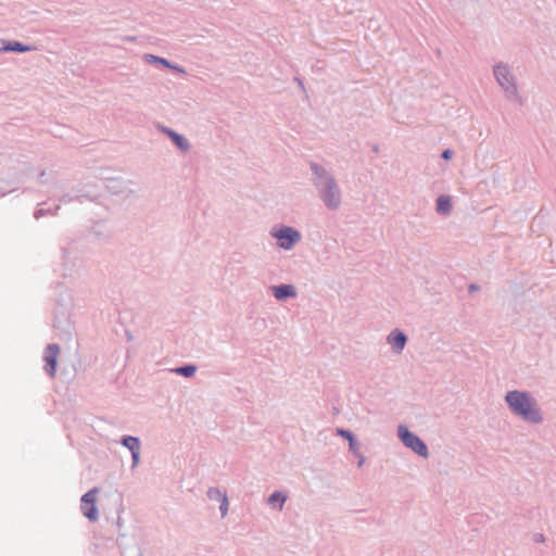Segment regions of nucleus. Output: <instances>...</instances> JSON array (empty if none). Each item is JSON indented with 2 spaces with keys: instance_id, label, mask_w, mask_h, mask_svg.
Segmentation results:
<instances>
[{
  "instance_id": "nucleus-1",
  "label": "nucleus",
  "mask_w": 556,
  "mask_h": 556,
  "mask_svg": "<svg viewBox=\"0 0 556 556\" xmlns=\"http://www.w3.org/2000/svg\"><path fill=\"white\" fill-rule=\"evenodd\" d=\"M311 181L316 190L318 199L329 211H337L342 203V193L334 176L324 165L311 161Z\"/></svg>"
},
{
  "instance_id": "nucleus-2",
  "label": "nucleus",
  "mask_w": 556,
  "mask_h": 556,
  "mask_svg": "<svg viewBox=\"0 0 556 556\" xmlns=\"http://www.w3.org/2000/svg\"><path fill=\"white\" fill-rule=\"evenodd\" d=\"M509 410L530 425L543 421V414L534 397L527 391L511 390L505 395Z\"/></svg>"
},
{
  "instance_id": "nucleus-25",
  "label": "nucleus",
  "mask_w": 556,
  "mask_h": 556,
  "mask_svg": "<svg viewBox=\"0 0 556 556\" xmlns=\"http://www.w3.org/2000/svg\"><path fill=\"white\" fill-rule=\"evenodd\" d=\"M355 456L358 459L357 466L362 467L364 465V463H365V456L361 452H358V454H355Z\"/></svg>"
},
{
  "instance_id": "nucleus-13",
  "label": "nucleus",
  "mask_w": 556,
  "mask_h": 556,
  "mask_svg": "<svg viewBox=\"0 0 556 556\" xmlns=\"http://www.w3.org/2000/svg\"><path fill=\"white\" fill-rule=\"evenodd\" d=\"M452 208V200L448 195L441 194L437 198L435 210L439 214L448 215Z\"/></svg>"
},
{
  "instance_id": "nucleus-27",
  "label": "nucleus",
  "mask_w": 556,
  "mask_h": 556,
  "mask_svg": "<svg viewBox=\"0 0 556 556\" xmlns=\"http://www.w3.org/2000/svg\"><path fill=\"white\" fill-rule=\"evenodd\" d=\"M479 289H480V287L478 285H476V283H470L468 286V292L469 293H473V292L478 291Z\"/></svg>"
},
{
  "instance_id": "nucleus-15",
  "label": "nucleus",
  "mask_w": 556,
  "mask_h": 556,
  "mask_svg": "<svg viewBox=\"0 0 556 556\" xmlns=\"http://www.w3.org/2000/svg\"><path fill=\"white\" fill-rule=\"evenodd\" d=\"M198 370V366L194 364H184L181 366H176V375L185 377V378H191L195 375Z\"/></svg>"
},
{
  "instance_id": "nucleus-6",
  "label": "nucleus",
  "mask_w": 556,
  "mask_h": 556,
  "mask_svg": "<svg viewBox=\"0 0 556 556\" xmlns=\"http://www.w3.org/2000/svg\"><path fill=\"white\" fill-rule=\"evenodd\" d=\"M98 489L93 488L86 492L80 498V509L83 515L90 521H97L99 518V511L96 507V495Z\"/></svg>"
},
{
  "instance_id": "nucleus-14",
  "label": "nucleus",
  "mask_w": 556,
  "mask_h": 556,
  "mask_svg": "<svg viewBox=\"0 0 556 556\" xmlns=\"http://www.w3.org/2000/svg\"><path fill=\"white\" fill-rule=\"evenodd\" d=\"M143 59H144V61L147 63L155 64V65H161L163 67H167V68L174 70V64L170 63L168 60H166L164 58L156 56V55H153V54H150V53H146L143 55Z\"/></svg>"
},
{
  "instance_id": "nucleus-24",
  "label": "nucleus",
  "mask_w": 556,
  "mask_h": 556,
  "mask_svg": "<svg viewBox=\"0 0 556 556\" xmlns=\"http://www.w3.org/2000/svg\"><path fill=\"white\" fill-rule=\"evenodd\" d=\"M159 128L161 131L166 134L170 138V140L174 142V129L165 127V126H160V125H159Z\"/></svg>"
},
{
  "instance_id": "nucleus-33",
  "label": "nucleus",
  "mask_w": 556,
  "mask_h": 556,
  "mask_svg": "<svg viewBox=\"0 0 556 556\" xmlns=\"http://www.w3.org/2000/svg\"><path fill=\"white\" fill-rule=\"evenodd\" d=\"M62 252H63V258H65L66 257V250L63 249Z\"/></svg>"
},
{
  "instance_id": "nucleus-30",
  "label": "nucleus",
  "mask_w": 556,
  "mask_h": 556,
  "mask_svg": "<svg viewBox=\"0 0 556 556\" xmlns=\"http://www.w3.org/2000/svg\"><path fill=\"white\" fill-rule=\"evenodd\" d=\"M83 198H86V199H90V200H94L96 198L94 197H90L88 194H80V195H77L75 199L79 202H81V199Z\"/></svg>"
},
{
  "instance_id": "nucleus-19",
  "label": "nucleus",
  "mask_w": 556,
  "mask_h": 556,
  "mask_svg": "<svg viewBox=\"0 0 556 556\" xmlns=\"http://www.w3.org/2000/svg\"><path fill=\"white\" fill-rule=\"evenodd\" d=\"M60 208V205H55V207L53 210H45L42 207H37L36 211L34 212V217L36 219H39L43 216H47V215H55L58 213Z\"/></svg>"
},
{
  "instance_id": "nucleus-28",
  "label": "nucleus",
  "mask_w": 556,
  "mask_h": 556,
  "mask_svg": "<svg viewBox=\"0 0 556 556\" xmlns=\"http://www.w3.org/2000/svg\"><path fill=\"white\" fill-rule=\"evenodd\" d=\"M74 198L70 197L68 194H64L61 197L60 201L63 202V203H68L71 201H73Z\"/></svg>"
},
{
  "instance_id": "nucleus-5",
  "label": "nucleus",
  "mask_w": 556,
  "mask_h": 556,
  "mask_svg": "<svg viewBox=\"0 0 556 556\" xmlns=\"http://www.w3.org/2000/svg\"><path fill=\"white\" fill-rule=\"evenodd\" d=\"M397 437L401 442L420 457L428 458L429 450L427 444L405 425L397 427Z\"/></svg>"
},
{
  "instance_id": "nucleus-11",
  "label": "nucleus",
  "mask_w": 556,
  "mask_h": 556,
  "mask_svg": "<svg viewBox=\"0 0 556 556\" xmlns=\"http://www.w3.org/2000/svg\"><path fill=\"white\" fill-rule=\"evenodd\" d=\"M270 290L276 300L285 302L288 299H292L296 296V289L292 285L281 283L277 286H271Z\"/></svg>"
},
{
  "instance_id": "nucleus-7",
  "label": "nucleus",
  "mask_w": 556,
  "mask_h": 556,
  "mask_svg": "<svg viewBox=\"0 0 556 556\" xmlns=\"http://www.w3.org/2000/svg\"><path fill=\"white\" fill-rule=\"evenodd\" d=\"M59 354L60 346L56 343L48 344L43 352V361L46 363L43 369L51 378L55 377Z\"/></svg>"
},
{
  "instance_id": "nucleus-20",
  "label": "nucleus",
  "mask_w": 556,
  "mask_h": 556,
  "mask_svg": "<svg viewBox=\"0 0 556 556\" xmlns=\"http://www.w3.org/2000/svg\"><path fill=\"white\" fill-rule=\"evenodd\" d=\"M336 434L345 439L348 442L355 438L354 433L351 430L344 428H337Z\"/></svg>"
},
{
  "instance_id": "nucleus-8",
  "label": "nucleus",
  "mask_w": 556,
  "mask_h": 556,
  "mask_svg": "<svg viewBox=\"0 0 556 556\" xmlns=\"http://www.w3.org/2000/svg\"><path fill=\"white\" fill-rule=\"evenodd\" d=\"M106 189L115 195L127 198L135 192L131 180H124L121 178H108Z\"/></svg>"
},
{
  "instance_id": "nucleus-22",
  "label": "nucleus",
  "mask_w": 556,
  "mask_h": 556,
  "mask_svg": "<svg viewBox=\"0 0 556 556\" xmlns=\"http://www.w3.org/2000/svg\"><path fill=\"white\" fill-rule=\"evenodd\" d=\"M219 503H220V505H219L220 515H222V517H225L228 513V497L224 498Z\"/></svg>"
},
{
  "instance_id": "nucleus-18",
  "label": "nucleus",
  "mask_w": 556,
  "mask_h": 556,
  "mask_svg": "<svg viewBox=\"0 0 556 556\" xmlns=\"http://www.w3.org/2000/svg\"><path fill=\"white\" fill-rule=\"evenodd\" d=\"M176 148L182 152H187L190 148L188 139L178 132H176Z\"/></svg>"
},
{
  "instance_id": "nucleus-4",
  "label": "nucleus",
  "mask_w": 556,
  "mask_h": 556,
  "mask_svg": "<svg viewBox=\"0 0 556 556\" xmlns=\"http://www.w3.org/2000/svg\"><path fill=\"white\" fill-rule=\"evenodd\" d=\"M269 233L276 239L277 247L285 251L292 250L302 239V235L298 229L283 224L274 226Z\"/></svg>"
},
{
  "instance_id": "nucleus-16",
  "label": "nucleus",
  "mask_w": 556,
  "mask_h": 556,
  "mask_svg": "<svg viewBox=\"0 0 556 556\" xmlns=\"http://www.w3.org/2000/svg\"><path fill=\"white\" fill-rule=\"evenodd\" d=\"M287 498L288 496L283 492L275 491L268 496L267 503L270 505L278 503L279 509H282V506L286 503Z\"/></svg>"
},
{
  "instance_id": "nucleus-3",
  "label": "nucleus",
  "mask_w": 556,
  "mask_h": 556,
  "mask_svg": "<svg viewBox=\"0 0 556 556\" xmlns=\"http://www.w3.org/2000/svg\"><path fill=\"white\" fill-rule=\"evenodd\" d=\"M493 76L495 81L502 88L506 99L515 101L519 105L523 104L522 97L518 91L517 79L508 63L497 62L494 64Z\"/></svg>"
},
{
  "instance_id": "nucleus-23",
  "label": "nucleus",
  "mask_w": 556,
  "mask_h": 556,
  "mask_svg": "<svg viewBox=\"0 0 556 556\" xmlns=\"http://www.w3.org/2000/svg\"><path fill=\"white\" fill-rule=\"evenodd\" d=\"M454 155V151L452 149H445L441 153V157L445 161H450Z\"/></svg>"
},
{
  "instance_id": "nucleus-26",
  "label": "nucleus",
  "mask_w": 556,
  "mask_h": 556,
  "mask_svg": "<svg viewBox=\"0 0 556 556\" xmlns=\"http://www.w3.org/2000/svg\"><path fill=\"white\" fill-rule=\"evenodd\" d=\"M533 539H534V542H536V543H543L545 540L544 535L542 533H535Z\"/></svg>"
},
{
  "instance_id": "nucleus-32",
  "label": "nucleus",
  "mask_w": 556,
  "mask_h": 556,
  "mask_svg": "<svg viewBox=\"0 0 556 556\" xmlns=\"http://www.w3.org/2000/svg\"><path fill=\"white\" fill-rule=\"evenodd\" d=\"M176 74H185V70L176 64Z\"/></svg>"
},
{
  "instance_id": "nucleus-9",
  "label": "nucleus",
  "mask_w": 556,
  "mask_h": 556,
  "mask_svg": "<svg viewBox=\"0 0 556 556\" xmlns=\"http://www.w3.org/2000/svg\"><path fill=\"white\" fill-rule=\"evenodd\" d=\"M121 444L131 454V469L136 468L140 462L141 442L140 439L132 435H124Z\"/></svg>"
},
{
  "instance_id": "nucleus-17",
  "label": "nucleus",
  "mask_w": 556,
  "mask_h": 556,
  "mask_svg": "<svg viewBox=\"0 0 556 556\" xmlns=\"http://www.w3.org/2000/svg\"><path fill=\"white\" fill-rule=\"evenodd\" d=\"M206 495L211 501L215 502H220L227 497L226 492H223L220 489L214 486L207 490Z\"/></svg>"
},
{
  "instance_id": "nucleus-12",
  "label": "nucleus",
  "mask_w": 556,
  "mask_h": 556,
  "mask_svg": "<svg viewBox=\"0 0 556 556\" xmlns=\"http://www.w3.org/2000/svg\"><path fill=\"white\" fill-rule=\"evenodd\" d=\"M36 50V47L25 45L20 41L15 40H5L0 39V52H17V53H24Z\"/></svg>"
},
{
  "instance_id": "nucleus-29",
  "label": "nucleus",
  "mask_w": 556,
  "mask_h": 556,
  "mask_svg": "<svg viewBox=\"0 0 556 556\" xmlns=\"http://www.w3.org/2000/svg\"><path fill=\"white\" fill-rule=\"evenodd\" d=\"M45 176H46V170L45 169L40 170V173L38 175V179L41 184H46Z\"/></svg>"
},
{
  "instance_id": "nucleus-31",
  "label": "nucleus",
  "mask_w": 556,
  "mask_h": 556,
  "mask_svg": "<svg viewBox=\"0 0 556 556\" xmlns=\"http://www.w3.org/2000/svg\"><path fill=\"white\" fill-rule=\"evenodd\" d=\"M294 80L296 81V85H299V87H300L301 89H304V85H303V81H302V79H301V78L295 77V78H294Z\"/></svg>"
},
{
  "instance_id": "nucleus-10",
  "label": "nucleus",
  "mask_w": 556,
  "mask_h": 556,
  "mask_svg": "<svg viewBox=\"0 0 556 556\" xmlns=\"http://www.w3.org/2000/svg\"><path fill=\"white\" fill-rule=\"evenodd\" d=\"M407 340L406 333L399 328L393 329L387 337V342L395 354H400L405 349Z\"/></svg>"
},
{
  "instance_id": "nucleus-21",
  "label": "nucleus",
  "mask_w": 556,
  "mask_h": 556,
  "mask_svg": "<svg viewBox=\"0 0 556 556\" xmlns=\"http://www.w3.org/2000/svg\"><path fill=\"white\" fill-rule=\"evenodd\" d=\"M349 450L354 455L358 454V452H359V443H358L356 437L349 441Z\"/></svg>"
}]
</instances>
